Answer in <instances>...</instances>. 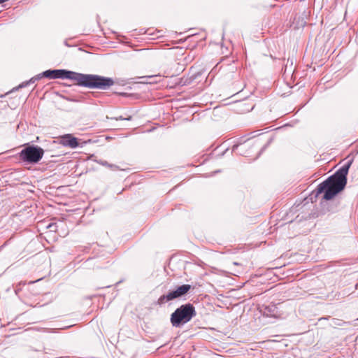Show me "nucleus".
Masks as SVG:
<instances>
[{
  "label": "nucleus",
  "mask_w": 358,
  "mask_h": 358,
  "mask_svg": "<svg viewBox=\"0 0 358 358\" xmlns=\"http://www.w3.org/2000/svg\"><path fill=\"white\" fill-rule=\"evenodd\" d=\"M180 296L176 292V290H173L169 292L167 294L162 295L157 301V303L159 305H162L167 301L174 300L176 299L180 298Z\"/></svg>",
  "instance_id": "nucleus-6"
},
{
  "label": "nucleus",
  "mask_w": 358,
  "mask_h": 358,
  "mask_svg": "<svg viewBox=\"0 0 358 358\" xmlns=\"http://www.w3.org/2000/svg\"><path fill=\"white\" fill-rule=\"evenodd\" d=\"M48 228L51 231H57V225L55 223H51L48 226Z\"/></svg>",
  "instance_id": "nucleus-11"
},
{
  "label": "nucleus",
  "mask_w": 358,
  "mask_h": 358,
  "mask_svg": "<svg viewBox=\"0 0 358 358\" xmlns=\"http://www.w3.org/2000/svg\"><path fill=\"white\" fill-rule=\"evenodd\" d=\"M42 75L49 79L72 80L79 86L101 90L109 89L115 83L111 78L94 74H84L65 69H49L43 71Z\"/></svg>",
  "instance_id": "nucleus-1"
},
{
  "label": "nucleus",
  "mask_w": 358,
  "mask_h": 358,
  "mask_svg": "<svg viewBox=\"0 0 358 358\" xmlns=\"http://www.w3.org/2000/svg\"><path fill=\"white\" fill-rule=\"evenodd\" d=\"M99 163L100 164H101L102 166H106V167H109V166H110V164L108 162H106V161L100 160L99 162Z\"/></svg>",
  "instance_id": "nucleus-12"
},
{
  "label": "nucleus",
  "mask_w": 358,
  "mask_h": 358,
  "mask_svg": "<svg viewBox=\"0 0 358 358\" xmlns=\"http://www.w3.org/2000/svg\"><path fill=\"white\" fill-rule=\"evenodd\" d=\"M44 150L35 145H24V148L16 155L20 161L27 164H38L43 158Z\"/></svg>",
  "instance_id": "nucleus-4"
},
{
  "label": "nucleus",
  "mask_w": 358,
  "mask_h": 358,
  "mask_svg": "<svg viewBox=\"0 0 358 358\" xmlns=\"http://www.w3.org/2000/svg\"><path fill=\"white\" fill-rule=\"evenodd\" d=\"M277 307L274 304L269 305L264 308V314L267 316L276 317Z\"/></svg>",
  "instance_id": "nucleus-7"
},
{
  "label": "nucleus",
  "mask_w": 358,
  "mask_h": 358,
  "mask_svg": "<svg viewBox=\"0 0 358 358\" xmlns=\"http://www.w3.org/2000/svg\"><path fill=\"white\" fill-rule=\"evenodd\" d=\"M250 145H251V143H250V141H248L247 142H245L244 144H242V145H234L232 148V150L236 151V150H238L240 148V151H239L240 155H246V153L244 152V150L246 148H248V147H250Z\"/></svg>",
  "instance_id": "nucleus-9"
},
{
  "label": "nucleus",
  "mask_w": 358,
  "mask_h": 358,
  "mask_svg": "<svg viewBox=\"0 0 358 358\" xmlns=\"http://www.w3.org/2000/svg\"><path fill=\"white\" fill-rule=\"evenodd\" d=\"M191 288H192V287L190 285L185 284V285H182L179 287H178L176 289V290L178 292V294H179V296L181 297V296L185 295L190 290Z\"/></svg>",
  "instance_id": "nucleus-10"
},
{
  "label": "nucleus",
  "mask_w": 358,
  "mask_h": 358,
  "mask_svg": "<svg viewBox=\"0 0 358 358\" xmlns=\"http://www.w3.org/2000/svg\"><path fill=\"white\" fill-rule=\"evenodd\" d=\"M131 119V116H129V117H127V118H124V117H123L122 116H120V117H115V120H130Z\"/></svg>",
  "instance_id": "nucleus-14"
},
{
  "label": "nucleus",
  "mask_w": 358,
  "mask_h": 358,
  "mask_svg": "<svg viewBox=\"0 0 358 358\" xmlns=\"http://www.w3.org/2000/svg\"><path fill=\"white\" fill-rule=\"evenodd\" d=\"M61 143L64 145V146H68L71 148H76L78 147V138L76 137H73L71 134H66L64 136H62L61 139Z\"/></svg>",
  "instance_id": "nucleus-5"
},
{
  "label": "nucleus",
  "mask_w": 358,
  "mask_h": 358,
  "mask_svg": "<svg viewBox=\"0 0 358 358\" xmlns=\"http://www.w3.org/2000/svg\"><path fill=\"white\" fill-rule=\"evenodd\" d=\"M43 77H44L43 75H42V73H39L35 76H34L33 78H31L28 81H25V82H23L22 83H21L18 87L19 88H22V87H25L27 86H28L30 84H33L36 81H38L40 79H41Z\"/></svg>",
  "instance_id": "nucleus-8"
},
{
  "label": "nucleus",
  "mask_w": 358,
  "mask_h": 358,
  "mask_svg": "<svg viewBox=\"0 0 358 358\" xmlns=\"http://www.w3.org/2000/svg\"><path fill=\"white\" fill-rule=\"evenodd\" d=\"M352 162V159L349 160L334 174L319 184L315 189V196L324 193L323 199L330 200L341 192L347 184V176Z\"/></svg>",
  "instance_id": "nucleus-2"
},
{
  "label": "nucleus",
  "mask_w": 358,
  "mask_h": 358,
  "mask_svg": "<svg viewBox=\"0 0 358 358\" xmlns=\"http://www.w3.org/2000/svg\"><path fill=\"white\" fill-rule=\"evenodd\" d=\"M108 168L111 169L113 171H115V170L118 169V166L117 165L112 164H110V166H109Z\"/></svg>",
  "instance_id": "nucleus-13"
},
{
  "label": "nucleus",
  "mask_w": 358,
  "mask_h": 358,
  "mask_svg": "<svg viewBox=\"0 0 358 358\" xmlns=\"http://www.w3.org/2000/svg\"><path fill=\"white\" fill-rule=\"evenodd\" d=\"M156 76H145V77H142L143 79H147V78H154Z\"/></svg>",
  "instance_id": "nucleus-15"
},
{
  "label": "nucleus",
  "mask_w": 358,
  "mask_h": 358,
  "mask_svg": "<svg viewBox=\"0 0 358 358\" xmlns=\"http://www.w3.org/2000/svg\"><path fill=\"white\" fill-rule=\"evenodd\" d=\"M196 315L194 306L191 303L182 305L171 314V322L173 327H179L189 322Z\"/></svg>",
  "instance_id": "nucleus-3"
}]
</instances>
